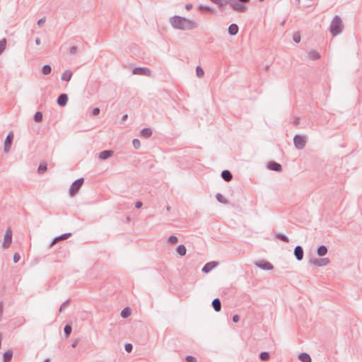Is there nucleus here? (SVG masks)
Listing matches in <instances>:
<instances>
[{
    "label": "nucleus",
    "instance_id": "1",
    "mask_svg": "<svg viewBox=\"0 0 362 362\" xmlns=\"http://www.w3.org/2000/svg\"><path fill=\"white\" fill-rule=\"evenodd\" d=\"M170 22L174 28L178 30H192L197 27V23L194 21L179 16H174L171 17Z\"/></svg>",
    "mask_w": 362,
    "mask_h": 362
},
{
    "label": "nucleus",
    "instance_id": "4",
    "mask_svg": "<svg viewBox=\"0 0 362 362\" xmlns=\"http://www.w3.org/2000/svg\"><path fill=\"white\" fill-rule=\"evenodd\" d=\"M293 144L295 147L298 150L304 148L306 144L305 136L296 134L293 137Z\"/></svg>",
    "mask_w": 362,
    "mask_h": 362
},
{
    "label": "nucleus",
    "instance_id": "28",
    "mask_svg": "<svg viewBox=\"0 0 362 362\" xmlns=\"http://www.w3.org/2000/svg\"><path fill=\"white\" fill-rule=\"evenodd\" d=\"M176 251L180 255L184 256L186 254L187 250L184 245H179L176 248Z\"/></svg>",
    "mask_w": 362,
    "mask_h": 362
},
{
    "label": "nucleus",
    "instance_id": "39",
    "mask_svg": "<svg viewBox=\"0 0 362 362\" xmlns=\"http://www.w3.org/2000/svg\"><path fill=\"white\" fill-rule=\"evenodd\" d=\"M132 144H133V146L134 147L135 149H138L141 146V142L137 139H133Z\"/></svg>",
    "mask_w": 362,
    "mask_h": 362
},
{
    "label": "nucleus",
    "instance_id": "43",
    "mask_svg": "<svg viewBox=\"0 0 362 362\" xmlns=\"http://www.w3.org/2000/svg\"><path fill=\"white\" fill-rule=\"evenodd\" d=\"M69 52L71 54H76L78 52V47L76 46H72L69 48Z\"/></svg>",
    "mask_w": 362,
    "mask_h": 362
},
{
    "label": "nucleus",
    "instance_id": "52",
    "mask_svg": "<svg viewBox=\"0 0 362 362\" xmlns=\"http://www.w3.org/2000/svg\"><path fill=\"white\" fill-rule=\"evenodd\" d=\"M3 307H4V305H3V302H2V301H1V302H0V317H1L2 316V315H3Z\"/></svg>",
    "mask_w": 362,
    "mask_h": 362
},
{
    "label": "nucleus",
    "instance_id": "12",
    "mask_svg": "<svg viewBox=\"0 0 362 362\" xmlns=\"http://www.w3.org/2000/svg\"><path fill=\"white\" fill-rule=\"evenodd\" d=\"M294 255L298 261H301L303 259L304 252L300 245H297L294 248Z\"/></svg>",
    "mask_w": 362,
    "mask_h": 362
},
{
    "label": "nucleus",
    "instance_id": "16",
    "mask_svg": "<svg viewBox=\"0 0 362 362\" xmlns=\"http://www.w3.org/2000/svg\"><path fill=\"white\" fill-rule=\"evenodd\" d=\"M221 176L226 182H230L233 179V175L228 170H224L221 172Z\"/></svg>",
    "mask_w": 362,
    "mask_h": 362
},
{
    "label": "nucleus",
    "instance_id": "31",
    "mask_svg": "<svg viewBox=\"0 0 362 362\" xmlns=\"http://www.w3.org/2000/svg\"><path fill=\"white\" fill-rule=\"evenodd\" d=\"M64 332L66 335V337L68 338L72 332L71 325L70 324H66L64 327Z\"/></svg>",
    "mask_w": 362,
    "mask_h": 362
},
{
    "label": "nucleus",
    "instance_id": "37",
    "mask_svg": "<svg viewBox=\"0 0 362 362\" xmlns=\"http://www.w3.org/2000/svg\"><path fill=\"white\" fill-rule=\"evenodd\" d=\"M6 40L5 38H3L0 40V54L4 52V50L6 48Z\"/></svg>",
    "mask_w": 362,
    "mask_h": 362
},
{
    "label": "nucleus",
    "instance_id": "35",
    "mask_svg": "<svg viewBox=\"0 0 362 362\" xmlns=\"http://www.w3.org/2000/svg\"><path fill=\"white\" fill-rule=\"evenodd\" d=\"M276 238H278L279 240L284 242V243H288L289 242L288 238L286 235L282 234V233H277L276 235Z\"/></svg>",
    "mask_w": 362,
    "mask_h": 362
},
{
    "label": "nucleus",
    "instance_id": "50",
    "mask_svg": "<svg viewBox=\"0 0 362 362\" xmlns=\"http://www.w3.org/2000/svg\"><path fill=\"white\" fill-rule=\"evenodd\" d=\"M143 206V203L141 201H138L135 203V207L136 209H140Z\"/></svg>",
    "mask_w": 362,
    "mask_h": 362
},
{
    "label": "nucleus",
    "instance_id": "51",
    "mask_svg": "<svg viewBox=\"0 0 362 362\" xmlns=\"http://www.w3.org/2000/svg\"><path fill=\"white\" fill-rule=\"evenodd\" d=\"M60 240V239H59V236L55 237V238L52 240V243H51V245H53L54 244H55V243H56L58 240Z\"/></svg>",
    "mask_w": 362,
    "mask_h": 362
},
{
    "label": "nucleus",
    "instance_id": "56",
    "mask_svg": "<svg viewBox=\"0 0 362 362\" xmlns=\"http://www.w3.org/2000/svg\"><path fill=\"white\" fill-rule=\"evenodd\" d=\"M238 1L239 2L243 3V4L250 2V0H238Z\"/></svg>",
    "mask_w": 362,
    "mask_h": 362
},
{
    "label": "nucleus",
    "instance_id": "11",
    "mask_svg": "<svg viewBox=\"0 0 362 362\" xmlns=\"http://www.w3.org/2000/svg\"><path fill=\"white\" fill-rule=\"evenodd\" d=\"M267 168L271 170L276 171L278 173L282 171L281 165L275 161H269L267 164Z\"/></svg>",
    "mask_w": 362,
    "mask_h": 362
},
{
    "label": "nucleus",
    "instance_id": "15",
    "mask_svg": "<svg viewBox=\"0 0 362 362\" xmlns=\"http://www.w3.org/2000/svg\"><path fill=\"white\" fill-rule=\"evenodd\" d=\"M113 153L114 151L112 150H104L99 153L98 158L100 160H106L111 157L113 155Z\"/></svg>",
    "mask_w": 362,
    "mask_h": 362
},
{
    "label": "nucleus",
    "instance_id": "9",
    "mask_svg": "<svg viewBox=\"0 0 362 362\" xmlns=\"http://www.w3.org/2000/svg\"><path fill=\"white\" fill-rule=\"evenodd\" d=\"M133 74L149 76L151 74V70L146 67H136L133 69Z\"/></svg>",
    "mask_w": 362,
    "mask_h": 362
},
{
    "label": "nucleus",
    "instance_id": "45",
    "mask_svg": "<svg viewBox=\"0 0 362 362\" xmlns=\"http://www.w3.org/2000/svg\"><path fill=\"white\" fill-rule=\"evenodd\" d=\"M71 233H64L61 235H59V239L60 240H65V239H67L68 238L71 237Z\"/></svg>",
    "mask_w": 362,
    "mask_h": 362
},
{
    "label": "nucleus",
    "instance_id": "38",
    "mask_svg": "<svg viewBox=\"0 0 362 362\" xmlns=\"http://www.w3.org/2000/svg\"><path fill=\"white\" fill-rule=\"evenodd\" d=\"M177 242H178V238L175 235H173L168 238V243L172 245L176 244Z\"/></svg>",
    "mask_w": 362,
    "mask_h": 362
},
{
    "label": "nucleus",
    "instance_id": "30",
    "mask_svg": "<svg viewBox=\"0 0 362 362\" xmlns=\"http://www.w3.org/2000/svg\"><path fill=\"white\" fill-rule=\"evenodd\" d=\"M216 198L217 201L222 204H228V201L224 197V196L221 193H217L216 194Z\"/></svg>",
    "mask_w": 362,
    "mask_h": 362
},
{
    "label": "nucleus",
    "instance_id": "2",
    "mask_svg": "<svg viewBox=\"0 0 362 362\" xmlns=\"http://www.w3.org/2000/svg\"><path fill=\"white\" fill-rule=\"evenodd\" d=\"M344 25L341 18L335 16L330 25V32L333 36H336L341 33L343 30Z\"/></svg>",
    "mask_w": 362,
    "mask_h": 362
},
{
    "label": "nucleus",
    "instance_id": "13",
    "mask_svg": "<svg viewBox=\"0 0 362 362\" xmlns=\"http://www.w3.org/2000/svg\"><path fill=\"white\" fill-rule=\"evenodd\" d=\"M68 102V95L66 93H61L57 100L59 106L64 107Z\"/></svg>",
    "mask_w": 362,
    "mask_h": 362
},
{
    "label": "nucleus",
    "instance_id": "41",
    "mask_svg": "<svg viewBox=\"0 0 362 362\" xmlns=\"http://www.w3.org/2000/svg\"><path fill=\"white\" fill-rule=\"evenodd\" d=\"M293 40L296 43H299L300 42V35L298 33H295L293 35Z\"/></svg>",
    "mask_w": 362,
    "mask_h": 362
},
{
    "label": "nucleus",
    "instance_id": "21",
    "mask_svg": "<svg viewBox=\"0 0 362 362\" xmlns=\"http://www.w3.org/2000/svg\"><path fill=\"white\" fill-rule=\"evenodd\" d=\"M212 3L218 5V8L222 11L223 7L228 4L227 0H209Z\"/></svg>",
    "mask_w": 362,
    "mask_h": 362
},
{
    "label": "nucleus",
    "instance_id": "6",
    "mask_svg": "<svg viewBox=\"0 0 362 362\" xmlns=\"http://www.w3.org/2000/svg\"><path fill=\"white\" fill-rule=\"evenodd\" d=\"M12 242V230L8 228L6 230L2 245L4 248H8Z\"/></svg>",
    "mask_w": 362,
    "mask_h": 362
},
{
    "label": "nucleus",
    "instance_id": "58",
    "mask_svg": "<svg viewBox=\"0 0 362 362\" xmlns=\"http://www.w3.org/2000/svg\"><path fill=\"white\" fill-rule=\"evenodd\" d=\"M77 341H74L72 344H71V347L72 348H75L76 346H77Z\"/></svg>",
    "mask_w": 362,
    "mask_h": 362
},
{
    "label": "nucleus",
    "instance_id": "25",
    "mask_svg": "<svg viewBox=\"0 0 362 362\" xmlns=\"http://www.w3.org/2000/svg\"><path fill=\"white\" fill-rule=\"evenodd\" d=\"M132 313V310L129 307L124 308L121 312V317L122 318H127Z\"/></svg>",
    "mask_w": 362,
    "mask_h": 362
},
{
    "label": "nucleus",
    "instance_id": "44",
    "mask_svg": "<svg viewBox=\"0 0 362 362\" xmlns=\"http://www.w3.org/2000/svg\"><path fill=\"white\" fill-rule=\"evenodd\" d=\"M187 362H197V358L192 356H187L185 358Z\"/></svg>",
    "mask_w": 362,
    "mask_h": 362
},
{
    "label": "nucleus",
    "instance_id": "5",
    "mask_svg": "<svg viewBox=\"0 0 362 362\" xmlns=\"http://www.w3.org/2000/svg\"><path fill=\"white\" fill-rule=\"evenodd\" d=\"M228 4H230V8L238 12H245L247 10V6L245 4L237 2L235 0H228Z\"/></svg>",
    "mask_w": 362,
    "mask_h": 362
},
{
    "label": "nucleus",
    "instance_id": "62",
    "mask_svg": "<svg viewBox=\"0 0 362 362\" xmlns=\"http://www.w3.org/2000/svg\"><path fill=\"white\" fill-rule=\"evenodd\" d=\"M284 23H285V21H284L281 23V25H284Z\"/></svg>",
    "mask_w": 362,
    "mask_h": 362
},
{
    "label": "nucleus",
    "instance_id": "54",
    "mask_svg": "<svg viewBox=\"0 0 362 362\" xmlns=\"http://www.w3.org/2000/svg\"><path fill=\"white\" fill-rule=\"evenodd\" d=\"M299 121H300V119L298 117H296L294 121H293V124L294 125H298L299 124Z\"/></svg>",
    "mask_w": 362,
    "mask_h": 362
},
{
    "label": "nucleus",
    "instance_id": "23",
    "mask_svg": "<svg viewBox=\"0 0 362 362\" xmlns=\"http://www.w3.org/2000/svg\"><path fill=\"white\" fill-rule=\"evenodd\" d=\"M327 247L325 245H322L317 247V254L320 257H323L327 253Z\"/></svg>",
    "mask_w": 362,
    "mask_h": 362
},
{
    "label": "nucleus",
    "instance_id": "32",
    "mask_svg": "<svg viewBox=\"0 0 362 362\" xmlns=\"http://www.w3.org/2000/svg\"><path fill=\"white\" fill-rule=\"evenodd\" d=\"M47 169V163H41L40 165H39V167L37 168V172L38 173L40 174H42L43 173H45Z\"/></svg>",
    "mask_w": 362,
    "mask_h": 362
},
{
    "label": "nucleus",
    "instance_id": "10",
    "mask_svg": "<svg viewBox=\"0 0 362 362\" xmlns=\"http://www.w3.org/2000/svg\"><path fill=\"white\" fill-rule=\"evenodd\" d=\"M310 262L317 267H323L327 265L329 263V259L327 257L320 259H310Z\"/></svg>",
    "mask_w": 362,
    "mask_h": 362
},
{
    "label": "nucleus",
    "instance_id": "61",
    "mask_svg": "<svg viewBox=\"0 0 362 362\" xmlns=\"http://www.w3.org/2000/svg\"><path fill=\"white\" fill-rule=\"evenodd\" d=\"M44 362H50V359L49 358H47L44 361Z\"/></svg>",
    "mask_w": 362,
    "mask_h": 362
},
{
    "label": "nucleus",
    "instance_id": "8",
    "mask_svg": "<svg viewBox=\"0 0 362 362\" xmlns=\"http://www.w3.org/2000/svg\"><path fill=\"white\" fill-rule=\"evenodd\" d=\"M255 264L257 267H259L263 270H272L274 269V266L272 265V264L266 260L257 261L255 263Z\"/></svg>",
    "mask_w": 362,
    "mask_h": 362
},
{
    "label": "nucleus",
    "instance_id": "34",
    "mask_svg": "<svg viewBox=\"0 0 362 362\" xmlns=\"http://www.w3.org/2000/svg\"><path fill=\"white\" fill-rule=\"evenodd\" d=\"M51 71H52V67L49 64H45L42 68V72L45 75L49 74L51 73Z\"/></svg>",
    "mask_w": 362,
    "mask_h": 362
},
{
    "label": "nucleus",
    "instance_id": "40",
    "mask_svg": "<svg viewBox=\"0 0 362 362\" xmlns=\"http://www.w3.org/2000/svg\"><path fill=\"white\" fill-rule=\"evenodd\" d=\"M69 303H70V300H66V301H64L60 306L59 308V312H62L69 305Z\"/></svg>",
    "mask_w": 362,
    "mask_h": 362
},
{
    "label": "nucleus",
    "instance_id": "48",
    "mask_svg": "<svg viewBox=\"0 0 362 362\" xmlns=\"http://www.w3.org/2000/svg\"><path fill=\"white\" fill-rule=\"evenodd\" d=\"M232 320L233 322H238L240 321V316L238 315H234Z\"/></svg>",
    "mask_w": 362,
    "mask_h": 362
},
{
    "label": "nucleus",
    "instance_id": "57",
    "mask_svg": "<svg viewBox=\"0 0 362 362\" xmlns=\"http://www.w3.org/2000/svg\"><path fill=\"white\" fill-rule=\"evenodd\" d=\"M238 1L239 2L243 3V4L250 2V0H238Z\"/></svg>",
    "mask_w": 362,
    "mask_h": 362
},
{
    "label": "nucleus",
    "instance_id": "47",
    "mask_svg": "<svg viewBox=\"0 0 362 362\" xmlns=\"http://www.w3.org/2000/svg\"><path fill=\"white\" fill-rule=\"evenodd\" d=\"M100 112V108L98 107H95L93 110H92V115L93 116H96V115H98Z\"/></svg>",
    "mask_w": 362,
    "mask_h": 362
},
{
    "label": "nucleus",
    "instance_id": "20",
    "mask_svg": "<svg viewBox=\"0 0 362 362\" xmlns=\"http://www.w3.org/2000/svg\"><path fill=\"white\" fill-rule=\"evenodd\" d=\"M73 76L71 70H66L63 72L61 79L64 81H69Z\"/></svg>",
    "mask_w": 362,
    "mask_h": 362
},
{
    "label": "nucleus",
    "instance_id": "42",
    "mask_svg": "<svg viewBox=\"0 0 362 362\" xmlns=\"http://www.w3.org/2000/svg\"><path fill=\"white\" fill-rule=\"evenodd\" d=\"M125 351L128 353H131L133 350V346L132 344L127 343L124 346Z\"/></svg>",
    "mask_w": 362,
    "mask_h": 362
},
{
    "label": "nucleus",
    "instance_id": "36",
    "mask_svg": "<svg viewBox=\"0 0 362 362\" xmlns=\"http://www.w3.org/2000/svg\"><path fill=\"white\" fill-rule=\"evenodd\" d=\"M196 74H197V77H199V78H202V76H204V71L201 66H197Z\"/></svg>",
    "mask_w": 362,
    "mask_h": 362
},
{
    "label": "nucleus",
    "instance_id": "24",
    "mask_svg": "<svg viewBox=\"0 0 362 362\" xmlns=\"http://www.w3.org/2000/svg\"><path fill=\"white\" fill-rule=\"evenodd\" d=\"M13 356V352L11 350L6 351L3 355V361L4 362H9L11 361Z\"/></svg>",
    "mask_w": 362,
    "mask_h": 362
},
{
    "label": "nucleus",
    "instance_id": "17",
    "mask_svg": "<svg viewBox=\"0 0 362 362\" xmlns=\"http://www.w3.org/2000/svg\"><path fill=\"white\" fill-rule=\"evenodd\" d=\"M153 134L152 129L148 127L144 128L140 132L141 136L148 139Z\"/></svg>",
    "mask_w": 362,
    "mask_h": 362
},
{
    "label": "nucleus",
    "instance_id": "26",
    "mask_svg": "<svg viewBox=\"0 0 362 362\" xmlns=\"http://www.w3.org/2000/svg\"><path fill=\"white\" fill-rule=\"evenodd\" d=\"M199 8L202 11L210 12V13H213L215 11L214 8H213L210 6H205V5H202V4H201L199 6Z\"/></svg>",
    "mask_w": 362,
    "mask_h": 362
},
{
    "label": "nucleus",
    "instance_id": "49",
    "mask_svg": "<svg viewBox=\"0 0 362 362\" xmlns=\"http://www.w3.org/2000/svg\"><path fill=\"white\" fill-rule=\"evenodd\" d=\"M45 17L42 18L40 20H38L37 25L39 26H42L45 23Z\"/></svg>",
    "mask_w": 362,
    "mask_h": 362
},
{
    "label": "nucleus",
    "instance_id": "60",
    "mask_svg": "<svg viewBox=\"0 0 362 362\" xmlns=\"http://www.w3.org/2000/svg\"><path fill=\"white\" fill-rule=\"evenodd\" d=\"M166 210H167L168 211H170V206H167V207H166Z\"/></svg>",
    "mask_w": 362,
    "mask_h": 362
},
{
    "label": "nucleus",
    "instance_id": "3",
    "mask_svg": "<svg viewBox=\"0 0 362 362\" xmlns=\"http://www.w3.org/2000/svg\"><path fill=\"white\" fill-rule=\"evenodd\" d=\"M84 182V179L80 177L72 182L69 188V194L71 197H74L81 188Z\"/></svg>",
    "mask_w": 362,
    "mask_h": 362
},
{
    "label": "nucleus",
    "instance_id": "7",
    "mask_svg": "<svg viewBox=\"0 0 362 362\" xmlns=\"http://www.w3.org/2000/svg\"><path fill=\"white\" fill-rule=\"evenodd\" d=\"M13 139V132H10L6 136L4 144V151L6 153H8L10 151L12 142Z\"/></svg>",
    "mask_w": 362,
    "mask_h": 362
},
{
    "label": "nucleus",
    "instance_id": "22",
    "mask_svg": "<svg viewBox=\"0 0 362 362\" xmlns=\"http://www.w3.org/2000/svg\"><path fill=\"white\" fill-rule=\"evenodd\" d=\"M298 358L302 362H311L310 356L305 352L300 354L298 356Z\"/></svg>",
    "mask_w": 362,
    "mask_h": 362
},
{
    "label": "nucleus",
    "instance_id": "63",
    "mask_svg": "<svg viewBox=\"0 0 362 362\" xmlns=\"http://www.w3.org/2000/svg\"><path fill=\"white\" fill-rule=\"evenodd\" d=\"M258 1H260V2H262V1H264V0H258Z\"/></svg>",
    "mask_w": 362,
    "mask_h": 362
},
{
    "label": "nucleus",
    "instance_id": "53",
    "mask_svg": "<svg viewBox=\"0 0 362 362\" xmlns=\"http://www.w3.org/2000/svg\"><path fill=\"white\" fill-rule=\"evenodd\" d=\"M192 4H187L185 5V8H186L187 10H188V11H189V10H190V9H192Z\"/></svg>",
    "mask_w": 362,
    "mask_h": 362
},
{
    "label": "nucleus",
    "instance_id": "33",
    "mask_svg": "<svg viewBox=\"0 0 362 362\" xmlns=\"http://www.w3.org/2000/svg\"><path fill=\"white\" fill-rule=\"evenodd\" d=\"M269 358H270V354L269 352L263 351V352H261L259 354V358L262 361H267L269 359Z\"/></svg>",
    "mask_w": 362,
    "mask_h": 362
},
{
    "label": "nucleus",
    "instance_id": "18",
    "mask_svg": "<svg viewBox=\"0 0 362 362\" xmlns=\"http://www.w3.org/2000/svg\"><path fill=\"white\" fill-rule=\"evenodd\" d=\"M212 307L216 312H219L221 310V302L219 298H216L212 300Z\"/></svg>",
    "mask_w": 362,
    "mask_h": 362
},
{
    "label": "nucleus",
    "instance_id": "19",
    "mask_svg": "<svg viewBox=\"0 0 362 362\" xmlns=\"http://www.w3.org/2000/svg\"><path fill=\"white\" fill-rule=\"evenodd\" d=\"M238 30L239 28L235 23L230 24L228 28V33L230 35H235L238 33Z\"/></svg>",
    "mask_w": 362,
    "mask_h": 362
},
{
    "label": "nucleus",
    "instance_id": "27",
    "mask_svg": "<svg viewBox=\"0 0 362 362\" xmlns=\"http://www.w3.org/2000/svg\"><path fill=\"white\" fill-rule=\"evenodd\" d=\"M308 55L312 60H317L320 58V54L315 50L310 51Z\"/></svg>",
    "mask_w": 362,
    "mask_h": 362
},
{
    "label": "nucleus",
    "instance_id": "59",
    "mask_svg": "<svg viewBox=\"0 0 362 362\" xmlns=\"http://www.w3.org/2000/svg\"><path fill=\"white\" fill-rule=\"evenodd\" d=\"M127 117H128V115L127 114L124 115L122 116V120L123 121L126 120L127 119Z\"/></svg>",
    "mask_w": 362,
    "mask_h": 362
},
{
    "label": "nucleus",
    "instance_id": "29",
    "mask_svg": "<svg viewBox=\"0 0 362 362\" xmlns=\"http://www.w3.org/2000/svg\"><path fill=\"white\" fill-rule=\"evenodd\" d=\"M43 115L40 111H37L33 116V119L36 122H41L42 121Z\"/></svg>",
    "mask_w": 362,
    "mask_h": 362
},
{
    "label": "nucleus",
    "instance_id": "55",
    "mask_svg": "<svg viewBox=\"0 0 362 362\" xmlns=\"http://www.w3.org/2000/svg\"><path fill=\"white\" fill-rule=\"evenodd\" d=\"M35 44H36L37 45H40L41 44V40H40L39 37H37V38L35 39Z\"/></svg>",
    "mask_w": 362,
    "mask_h": 362
},
{
    "label": "nucleus",
    "instance_id": "14",
    "mask_svg": "<svg viewBox=\"0 0 362 362\" xmlns=\"http://www.w3.org/2000/svg\"><path fill=\"white\" fill-rule=\"evenodd\" d=\"M218 265V262H207L203 267L202 271L204 273H209L211 272L214 268H215Z\"/></svg>",
    "mask_w": 362,
    "mask_h": 362
},
{
    "label": "nucleus",
    "instance_id": "46",
    "mask_svg": "<svg viewBox=\"0 0 362 362\" xmlns=\"http://www.w3.org/2000/svg\"><path fill=\"white\" fill-rule=\"evenodd\" d=\"M21 256L18 252L14 253L13 260L14 263H17L20 260Z\"/></svg>",
    "mask_w": 362,
    "mask_h": 362
}]
</instances>
